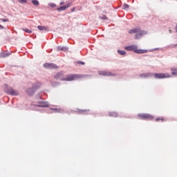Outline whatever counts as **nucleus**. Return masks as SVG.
<instances>
[{"instance_id":"f257e3e1","label":"nucleus","mask_w":177,"mask_h":177,"mask_svg":"<svg viewBox=\"0 0 177 177\" xmlns=\"http://www.w3.org/2000/svg\"><path fill=\"white\" fill-rule=\"evenodd\" d=\"M125 49L126 50H133V52L138 54L147 53V50L138 49V46L136 45L127 46L125 47Z\"/></svg>"},{"instance_id":"f03ea898","label":"nucleus","mask_w":177,"mask_h":177,"mask_svg":"<svg viewBox=\"0 0 177 177\" xmlns=\"http://www.w3.org/2000/svg\"><path fill=\"white\" fill-rule=\"evenodd\" d=\"M129 34H136L135 35V39H139V37H140L142 35H145V34H146V32L145 31H140V28H136L135 29L130 30L129 31Z\"/></svg>"},{"instance_id":"7ed1b4c3","label":"nucleus","mask_w":177,"mask_h":177,"mask_svg":"<svg viewBox=\"0 0 177 177\" xmlns=\"http://www.w3.org/2000/svg\"><path fill=\"white\" fill-rule=\"evenodd\" d=\"M39 88H41V84L39 82H37L33 84L32 88H28L27 90L28 95H29V96H32V95L35 93V91H37V89H39Z\"/></svg>"},{"instance_id":"20e7f679","label":"nucleus","mask_w":177,"mask_h":177,"mask_svg":"<svg viewBox=\"0 0 177 177\" xmlns=\"http://www.w3.org/2000/svg\"><path fill=\"white\" fill-rule=\"evenodd\" d=\"M6 92L8 95H11V96H17L19 95V91L12 87H7L6 88Z\"/></svg>"},{"instance_id":"39448f33","label":"nucleus","mask_w":177,"mask_h":177,"mask_svg":"<svg viewBox=\"0 0 177 177\" xmlns=\"http://www.w3.org/2000/svg\"><path fill=\"white\" fill-rule=\"evenodd\" d=\"M138 117L140 120H153L154 117L149 113H139Z\"/></svg>"},{"instance_id":"423d86ee","label":"nucleus","mask_w":177,"mask_h":177,"mask_svg":"<svg viewBox=\"0 0 177 177\" xmlns=\"http://www.w3.org/2000/svg\"><path fill=\"white\" fill-rule=\"evenodd\" d=\"M78 78H81V75H68L66 77H64V81H74L75 80H78Z\"/></svg>"},{"instance_id":"0eeeda50","label":"nucleus","mask_w":177,"mask_h":177,"mask_svg":"<svg viewBox=\"0 0 177 177\" xmlns=\"http://www.w3.org/2000/svg\"><path fill=\"white\" fill-rule=\"evenodd\" d=\"M154 78L158 80L162 79V78H169L171 75L169 73H153Z\"/></svg>"},{"instance_id":"6e6552de","label":"nucleus","mask_w":177,"mask_h":177,"mask_svg":"<svg viewBox=\"0 0 177 177\" xmlns=\"http://www.w3.org/2000/svg\"><path fill=\"white\" fill-rule=\"evenodd\" d=\"M44 67H45V68H48L49 70H52L53 68H58L57 65L49 63L44 64Z\"/></svg>"},{"instance_id":"1a4fd4ad","label":"nucleus","mask_w":177,"mask_h":177,"mask_svg":"<svg viewBox=\"0 0 177 177\" xmlns=\"http://www.w3.org/2000/svg\"><path fill=\"white\" fill-rule=\"evenodd\" d=\"M55 80H59L60 81H64V75L63 73H57L54 75Z\"/></svg>"},{"instance_id":"9d476101","label":"nucleus","mask_w":177,"mask_h":177,"mask_svg":"<svg viewBox=\"0 0 177 177\" xmlns=\"http://www.w3.org/2000/svg\"><path fill=\"white\" fill-rule=\"evenodd\" d=\"M71 6V4L70 3H68L65 6H61L59 8H57V10L58 12H62V10H66V9H67L68 8H70Z\"/></svg>"},{"instance_id":"9b49d317","label":"nucleus","mask_w":177,"mask_h":177,"mask_svg":"<svg viewBox=\"0 0 177 177\" xmlns=\"http://www.w3.org/2000/svg\"><path fill=\"white\" fill-rule=\"evenodd\" d=\"M36 107H48V102H39L37 104H35Z\"/></svg>"},{"instance_id":"f8f14e48","label":"nucleus","mask_w":177,"mask_h":177,"mask_svg":"<svg viewBox=\"0 0 177 177\" xmlns=\"http://www.w3.org/2000/svg\"><path fill=\"white\" fill-rule=\"evenodd\" d=\"M37 28L40 31H49V29H48V27H45V26H38Z\"/></svg>"},{"instance_id":"ddd939ff","label":"nucleus","mask_w":177,"mask_h":177,"mask_svg":"<svg viewBox=\"0 0 177 177\" xmlns=\"http://www.w3.org/2000/svg\"><path fill=\"white\" fill-rule=\"evenodd\" d=\"M89 109H81L79 111L80 114H89Z\"/></svg>"},{"instance_id":"4468645a","label":"nucleus","mask_w":177,"mask_h":177,"mask_svg":"<svg viewBox=\"0 0 177 177\" xmlns=\"http://www.w3.org/2000/svg\"><path fill=\"white\" fill-rule=\"evenodd\" d=\"M109 117H118V113L117 112H110L109 114Z\"/></svg>"},{"instance_id":"2eb2a0df","label":"nucleus","mask_w":177,"mask_h":177,"mask_svg":"<svg viewBox=\"0 0 177 177\" xmlns=\"http://www.w3.org/2000/svg\"><path fill=\"white\" fill-rule=\"evenodd\" d=\"M140 77L142 78H147V77H150V73H142L140 75Z\"/></svg>"},{"instance_id":"dca6fc26","label":"nucleus","mask_w":177,"mask_h":177,"mask_svg":"<svg viewBox=\"0 0 177 177\" xmlns=\"http://www.w3.org/2000/svg\"><path fill=\"white\" fill-rule=\"evenodd\" d=\"M8 56H10V53L4 52L1 54V57H8Z\"/></svg>"},{"instance_id":"f3484780","label":"nucleus","mask_w":177,"mask_h":177,"mask_svg":"<svg viewBox=\"0 0 177 177\" xmlns=\"http://www.w3.org/2000/svg\"><path fill=\"white\" fill-rule=\"evenodd\" d=\"M155 121L156 122H159V121H161L162 122H164V121H165V118H157L156 119H155Z\"/></svg>"},{"instance_id":"a211bd4d","label":"nucleus","mask_w":177,"mask_h":177,"mask_svg":"<svg viewBox=\"0 0 177 177\" xmlns=\"http://www.w3.org/2000/svg\"><path fill=\"white\" fill-rule=\"evenodd\" d=\"M58 50H63L64 52H67V50H68V48L66 47H58Z\"/></svg>"},{"instance_id":"6ab92c4d","label":"nucleus","mask_w":177,"mask_h":177,"mask_svg":"<svg viewBox=\"0 0 177 177\" xmlns=\"http://www.w3.org/2000/svg\"><path fill=\"white\" fill-rule=\"evenodd\" d=\"M171 74L172 75H176L177 77V69L176 68H171Z\"/></svg>"},{"instance_id":"aec40b11","label":"nucleus","mask_w":177,"mask_h":177,"mask_svg":"<svg viewBox=\"0 0 177 177\" xmlns=\"http://www.w3.org/2000/svg\"><path fill=\"white\" fill-rule=\"evenodd\" d=\"M32 3H33V5H35V6H38L39 5V1H38V0H32Z\"/></svg>"},{"instance_id":"412c9836","label":"nucleus","mask_w":177,"mask_h":177,"mask_svg":"<svg viewBox=\"0 0 177 177\" xmlns=\"http://www.w3.org/2000/svg\"><path fill=\"white\" fill-rule=\"evenodd\" d=\"M118 52L119 55H121L122 56L125 55V54L127 53L125 51L122 50H118Z\"/></svg>"},{"instance_id":"4be33fe9","label":"nucleus","mask_w":177,"mask_h":177,"mask_svg":"<svg viewBox=\"0 0 177 177\" xmlns=\"http://www.w3.org/2000/svg\"><path fill=\"white\" fill-rule=\"evenodd\" d=\"M23 31H25V32H27L28 34H31L32 31H31L30 29L28 28H22Z\"/></svg>"},{"instance_id":"5701e85b","label":"nucleus","mask_w":177,"mask_h":177,"mask_svg":"<svg viewBox=\"0 0 177 177\" xmlns=\"http://www.w3.org/2000/svg\"><path fill=\"white\" fill-rule=\"evenodd\" d=\"M54 111V113H62V109H51Z\"/></svg>"},{"instance_id":"b1692460","label":"nucleus","mask_w":177,"mask_h":177,"mask_svg":"<svg viewBox=\"0 0 177 177\" xmlns=\"http://www.w3.org/2000/svg\"><path fill=\"white\" fill-rule=\"evenodd\" d=\"M101 75H110V73L109 72H102Z\"/></svg>"},{"instance_id":"393cba45","label":"nucleus","mask_w":177,"mask_h":177,"mask_svg":"<svg viewBox=\"0 0 177 177\" xmlns=\"http://www.w3.org/2000/svg\"><path fill=\"white\" fill-rule=\"evenodd\" d=\"M129 8V6L128 4H124L122 6V9H128Z\"/></svg>"},{"instance_id":"a878e982","label":"nucleus","mask_w":177,"mask_h":177,"mask_svg":"<svg viewBox=\"0 0 177 177\" xmlns=\"http://www.w3.org/2000/svg\"><path fill=\"white\" fill-rule=\"evenodd\" d=\"M19 3H27V0H19Z\"/></svg>"},{"instance_id":"bb28decb","label":"nucleus","mask_w":177,"mask_h":177,"mask_svg":"<svg viewBox=\"0 0 177 177\" xmlns=\"http://www.w3.org/2000/svg\"><path fill=\"white\" fill-rule=\"evenodd\" d=\"M1 21H4L5 23H6V21H9V19H1Z\"/></svg>"},{"instance_id":"cd10ccee","label":"nucleus","mask_w":177,"mask_h":177,"mask_svg":"<svg viewBox=\"0 0 177 177\" xmlns=\"http://www.w3.org/2000/svg\"><path fill=\"white\" fill-rule=\"evenodd\" d=\"M50 6H51V8H56V5L55 3L50 4Z\"/></svg>"},{"instance_id":"c85d7f7f","label":"nucleus","mask_w":177,"mask_h":177,"mask_svg":"<svg viewBox=\"0 0 177 177\" xmlns=\"http://www.w3.org/2000/svg\"><path fill=\"white\" fill-rule=\"evenodd\" d=\"M79 64L84 65V64H85V63L84 62H79Z\"/></svg>"},{"instance_id":"c756f323","label":"nucleus","mask_w":177,"mask_h":177,"mask_svg":"<svg viewBox=\"0 0 177 177\" xmlns=\"http://www.w3.org/2000/svg\"><path fill=\"white\" fill-rule=\"evenodd\" d=\"M59 5H61V6L64 5V2H63V1L60 2Z\"/></svg>"},{"instance_id":"7c9ffc66","label":"nucleus","mask_w":177,"mask_h":177,"mask_svg":"<svg viewBox=\"0 0 177 177\" xmlns=\"http://www.w3.org/2000/svg\"><path fill=\"white\" fill-rule=\"evenodd\" d=\"M0 28L2 30L3 29V26H2L1 25H0Z\"/></svg>"},{"instance_id":"2f4dec72","label":"nucleus","mask_w":177,"mask_h":177,"mask_svg":"<svg viewBox=\"0 0 177 177\" xmlns=\"http://www.w3.org/2000/svg\"><path fill=\"white\" fill-rule=\"evenodd\" d=\"M171 30H169V32H171Z\"/></svg>"}]
</instances>
